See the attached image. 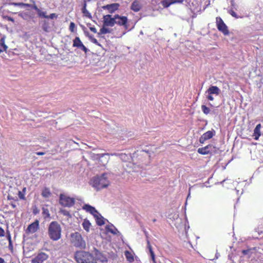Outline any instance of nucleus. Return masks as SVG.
Masks as SVG:
<instances>
[{"label": "nucleus", "instance_id": "5701e85b", "mask_svg": "<svg viewBox=\"0 0 263 263\" xmlns=\"http://www.w3.org/2000/svg\"><path fill=\"white\" fill-rule=\"evenodd\" d=\"M97 259L102 263H106L108 261L107 258L106 257V256L102 253H99L98 255L97 260Z\"/></svg>", "mask_w": 263, "mask_h": 263}, {"label": "nucleus", "instance_id": "603ef678", "mask_svg": "<svg viewBox=\"0 0 263 263\" xmlns=\"http://www.w3.org/2000/svg\"><path fill=\"white\" fill-rule=\"evenodd\" d=\"M0 263H5L4 259L2 257H0Z\"/></svg>", "mask_w": 263, "mask_h": 263}, {"label": "nucleus", "instance_id": "f3484780", "mask_svg": "<svg viewBox=\"0 0 263 263\" xmlns=\"http://www.w3.org/2000/svg\"><path fill=\"white\" fill-rule=\"evenodd\" d=\"M142 6L140 2L138 1H134L131 5L130 8L134 12H138L141 9Z\"/></svg>", "mask_w": 263, "mask_h": 263}, {"label": "nucleus", "instance_id": "9d476101", "mask_svg": "<svg viewBox=\"0 0 263 263\" xmlns=\"http://www.w3.org/2000/svg\"><path fill=\"white\" fill-rule=\"evenodd\" d=\"M72 47H77V48L81 49V50L83 51L85 53H87L88 51V49L83 44L80 37L78 36H76L73 40Z\"/></svg>", "mask_w": 263, "mask_h": 263}, {"label": "nucleus", "instance_id": "c85d7f7f", "mask_svg": "<svg viewBox=\"0 0 263 263\" xmlns=\"http://www.w3.org/2000/svg\"><path fill=\"white\" fill-rule=\"evenodd\" d=\"M42 214L44 218V219H47L50 217V214L49 213V211L48 209L45 208H42Z\"/></svg>", "mask_w": 263, "mask_h": 263}, {"label": "nucleus", "instance_id": "7c9ffc66", "mask_svg": "<svg viewBox=\"0 0 263 263\" xmlns=\"http://www.w3.org/2000/svg\"><path fill=\"white\" fill-rule=\"evenodd\" d=\"M105 27V26H103V27L100 29V32L98 33L99 36L101 34H105L110 32V30Z\"/></svg>", "mask_w": 263, "mask_h": 263}, {"label": "nucleus", "instance_id": "6e6d98bb", "mask_svg": "<svg viewBox=\"0 0 263 263\" xmlns=\"http://www.w3.org/2000/svg\"><path fill=\"white\" fill-rule=\"evenodd\" d=\"M153 221L154 222H156V219H154L153 220Z\"/></svg>", "mask_w": 263, "mask_h": 263}, {"label": "nucleus", "instance_id": "0eeeda50", "mask_svg": "<svg viewBox=\"0 0 263 263\" xmlns=\"http://www.w3.org/2000/svg\"><path fill=\"white\" fill-rule=\"evenodd\" d=\"M216 23L217 28L220 32H222L224 35L229 34L230 32L228 28L220 17H216Z\"/></svg>", "mask_w": 263, "mask_h": 263}, {"label": "nucleus", "instance_id": "6e6552de", "mask_svg": "<svg viewBox=\"0 0 263 263\" xmlns=\"http://www.w3.org/2000/svg\"><path fill=\"white\" fill-rule=\"evenodd\" d=\"M115 24L120 26H123L125 29L128 28V18L126 16L115 14Z\"/></svg>", "mask_w": 263, "mask_h": 263}, {"label": "nucleus", "instance_id": "9b49d317", "mask_svg": "<svg viewBox=\"0 0 263 263\" xmlns=\"http://www.w3.org/2000/svg\"><path fill=\"white\" fill-rule=\"evenodd\" d=\"M103 26L106 27H113L115 25V15L113 17L110 14L103 16Z\"/></svg>", "mask_w": 263, "mask_h": 263}, {"label": "nucleus", "instance_id": "4be33fe9", "mask_svg": "<svg viewBox=\"0 0 263 263\" xmlns=\"http://www.w3.org/2000/svg\"><path fill=\"white\" fill-rule=\"evenodd\" d=\"M84 33L85 35L88 37L91 42L98 46H101V45L98 42L97 40L94 38L92 35H89V33L88 32L84 31Z\"/></svg>", "mask_w": 263, "mask_h": 263}, {"label": "nucleus", "instance_id": "f704fd0d", "mask_svg": "<svg viewBox=\"0 0 263 263\" xmlns=\"http://www.w3.org/2000/svg\"><path fill=\"white\" fill-rule=\"evenodd\" d=\"M201 109H202V111H203V112L205 114V115H208L210 113V109L209 107H208L206 105H202L201 106Z\"/></svg>", "mask_w": 263, "mask_h": 263}, {"label": "nucleus", "instance_id": "4468645a", "mask_svg": "<svg viewBox=\"0 0 263 263\" xmlns=\"http://www.w3.org/2000/svg\"><path fill=\"white\" fill-rule=\"evenodd\" d=\"M48 257V255L44 252L39 253L33 259V263H43Z\"/></svg>", "mask_w": 263, "mask_h": 263}, {"label": "nucleus", "instance_id": "13d9d810", "mask_svg": "<svg viewBox=\"0 0 263 263\" xmlns=\"http://www.w3.org/2000/svg\"><path fill=\"white\" fill-rule=\"evenodd\" d=\"M8 199H10V196H9V195L8 196Z\"/></svg>", "mask_w": 263, "mask_h": 263}, {"label": "nucleus", "instance_id": "7ed1b4c3", "mask_svg": "<svg viewBox=\"0 0 263 263\" xmlns=\"http://www.w3.org/2000/svg\"><path fill=\"white\" fill-rule=\"evenodd\" d=\"M70 242L71 245L78 249H85L86 247V242L82 234L75 232L70 235Z\"/></svg>", "mask_w": 263, "mask_h": 263}, {"label": "nucleus", "instance_id": "c9c22d12", "mask_svg": "<svg viewBox=\"0 0 263 263\" xmlns=\"http://www.w3.org/2000/svg\"><path fill=\"white\" fill-rule=\"evenodd\" d=\"M76 25L73 22H71L69 25V29L71 32H74L75 31Z\"/></svg>", "mask_w": 263, "mask_h": 263}, {"label": "nucleus", "instance_id": "1a4fd4ad", "mask_svg": "<svg viewBox=\"0 0 263 263\" xmlns=\"http://www.w3.org/2000/svg\"><path fill=\"white\" fill-rule=\"evenodd\" d=\"M220 90L217 86H211L206 91L208 93L206 98L210 101H213L214 99L212 95H215L217 96L220 93Z\"/></svg>", "mask_w": 263, "mask_h": 263}, {"label": "nucleus", "instance_id": "2f4dec72", "mask_svg": "<svg viewBox=\"0 0 263 263\" xmlns=\"http://www.w3.org/2000/svg\"><path fill=\"white\" fill-rule=\"evenodd\" d=\"M0 46L4 48L5 51H7L8 47L5 44V37H3L0 39Z\"/></svg>", "mask_w": 263, "mask_h": 263}, {"label": "nucleus", "instance_id": "2eb2a0df", "mask_svg": "<svg viewBox=\"0 0 263 263\" xmlns=\"http://www.w3.org/2000/svg\"><path fill=\"white\" fill-rule=\"evenodd\" d=\"M119 7L120 5L118 3H112L103 6L102 8L104 10H108L110 13H113L119 9Z\"/></svg>", "mask_w": 263, "mask_h": 263}, {"label": "nucleus", "instance_id": "37998d69", "mask_svg": "<svg viewBox=\"0 0 263 263\" xmlns=\"http://www.w3.org/2000/svg\"><path fill=\"white\" fill-rule=\"evenodd\" d=\"M91 214H92L95 217H96L100 214V213L95 208L92 213H91Z\"/></svg>", "mask_w": 263, "mask_h": 263}, {"label": "nucleus", "instance_id": "b1692460", "mask_svg": "<svg viewBox=\"0 0 263 263\" xmlns=\"http://www.w3.org/2000/svg\"><path fill=\"white\" fill-rule=\"evenodd\" d=\"M82 226L83 228L86 231L89 232L91 223L88 220L86 219L84 220L83 222Z\"/></svg>", "mask_w": 263, "mask_h": 263}, {"label": "nucleus", "instance_id": "dca6fc26", "mask_svg": "<svg viewBox=\"0 0 263 263\" xmlns=\"http://www.w3.org/2000/svg\"><path fill=\"white\" fill-rule=\"evenodd\" d=\"M261 128V124H257L254 129V132L253 134V137H254V139L255 140H258L259 138L261 136V131L260 129Z\"/></svg>", "mask_w": 263, "mask_h": 263}, {"label": "nucleus", "instance_id": "864d4df0", "mask_svg": "<svg viewBox=\"0 0 263 263\" xmlns=\"http://www.w3.org/2000/svg\"><path fill=\"white\" fill-rule=\"evenodd\" d=\"M26 187H24L23 189V191H22V192L25 193V192H26Z\"/></svg>", "mask_w": 263, "mask_h": 263}, {"label": "nucleus", "instance_id": "393cba45", "mask_svg": "<svg viewBox=\"0 0 263 263\" xmlns=\"http://www.w3.org/2000/svg\"><path fill=\"white\" fill-rule=\"evenodd\" d=\"M33 9L36 11L37 12V14L39 17H42V15H44V11H41L35 4H34L33 5H31V7Z\"/></svg>", "mask_w": 263, "mask_h": 263}, {"label": "nucleus", "instance_id": "58836bf2", "mask_svg": "<svg viewBox=\"0 0 263 263\" xmlns=\"http://www.w3.org/2000/svg\"><path fill=\"white\" fill-rule=\"evenodd\" d=\"M229 13L234 17L236 18H238L240 17L233 10H230L229 11Z\"/></svg>", "mask_w": 263, "mask_h": 263}, {"label": "nucleus", "instance_id": "f03ea898", "mask_svg": "<svg viewBox=\"0 0 263 263\" xmlns=\"http://www.w3.org/2000/svg\"><path fill=\"white\" fill-rule=\"evenodd\" d=\"M62 228L60 224L55 221H52L48 228V234L50 239L57 241L61 238Z\"/></svg>", "mask_w": 263, "mask_h": 263}, {"label": "nucleus", "instance_id": "4d7b16f0", "mask_svg": "<svg viewBox=\"0 0 263 263\" xmlns=\"http://www.w3.org/2000/svg\"><path fill=\"white\" fill-rule=\"evenodd\" d=\"M12 206H13V208H15V205L14 204H12Z\"/></svg>", "mask_w": 263, "mask_h": 263}, {"label": "nucleus", "instance_id": "4c0bfd02", "mask_svg": "<svg viewBox=\"0 0 263 263\" xmlns=\"http://www.w3.org/2000/svg\"><path fill=\"white\" fill-rule=\"evenodd\" d=\"M32 212L34 215H36L40 213V210L36 205H34L32 208Z\"/></svg>", "mask_w": 263, "mask_h": 263}, {"label": "nucleus", "instance_id": "a211bd4d", "mask_svg": "<svg viewBox=\"0 0 263 263\" xmlns=\"http://www.w3.org/2000/svg\"><path fill=\"white\" fill-rule=\"evenodd\" d=\"M82 12L84 16L86 17L89 18H92L91 13L86 9V1H84V5H83V8H82Z\"/></svg>", "mask_w": 263, "mask_h": 263}, {"label": "nucleus", "instance_id": "f8f14e48", "mask_svg": "<svg viewBox=\"0 0 263 263\" xmlns=\"http://www.w3.org/2000/svg\"><path fill=\"white\" fill-rule=\"evenodd\" d=\"M215 135V131L214 130H208L201 136L199 138V142L201 144H203L205 141L211 139Z\"/></svg>", "mask_w": 263, "mask_h": 263}, {"label": "nucleus", "instance_id": "09e8293b", "mask_svg": "<svg viewBox=\"0 0 263 263\" xmlns=\"http://www.w3.org/2000/svg\"><path fill=\"white\" fill-rule=\"evenodd\" d=\"M89 29L95 33H97V29L95 27H90Z\"/></svg>", "mask_w": 263, "mask_h": 263}, {"label": "nucleus", "instance_id": "473e14b6", "mask_svg": "<svg viewBox=\"0 0 263 263\" xmlns=\"http://www.w3.org/2000/svg\"><path fill=\"white\" fill-rule=\"evenodd\" d=\"M83 209L85 210L86 212H89L91 214L93 211V209H95V208L89 204H85L83 206Z\"/></svg>", "mask_w": 263, "mask_h": 263}, {"label": "nucleus", "instance_id": "79ce46f5", "mask_svg": "<svg viewBox=\"0 0 263 263\" xmlns=\"http://www.w3.org/2000/svg\"><path fill=\"white\" fill-rule=\"evenodd\" d=\"M171 3L172 4H176V3H179L181 4L183 2L184 0H170Z\"/></svg>", "mask_w": 263, "mask_h": 263}, {"label": "nucleus", "instance_id": "aec40b11", "mask_svg": "<svg viewBox=\"0 0 263 263\" xmlns=\"http://www.w3.org/2000/svg\"><path fill=\"white\" fill-rule=\"evenodd\" d=\"M124 255L127 260L129 262H132L134 261V257L131 252L129 251H126L124 253Z\"/></svg>", "mask_w": 263, "mask_h": 263}, {"label": "nucleus", "instance_id": "49530a36", "mask_svg": "<svg viewBox=\"0 0 263 263\" xmlns=\"http://www.w3.org/2000/svg\"><path fill=\"white\" fill-rule=\"evenodd\" d=\"M8 248L11 251H13V247L12 241H10V242H9Z\"/></svg>", "mask_w": 263, "mask_h": 263}, {"label": "nucleus", "instance_id": "412c9836", "mask_svg": "<svg viewBox=\"0 0 263 263\" xmlns=\"http://www.w3.org/2000/svg\"><path fill=\"white\" fill-rule=\"evenodd\" d=\"M97 224L101 226L105 224L104 219L100 214L98 216L95 217Z\"/></svg>", "mask_w": 263, "mask_h": 263}, {"label": "nucleus", "instance_id": "bb28decb", "mask_svg": "<svg viewBox=\"0 0 263 263\" xmlns=\"http://www.w3.org/2000/svg\"><path fill=\"white\" fill-rule=\"evenodd\" d=\"M50 195H51V192L50 191V190L48 188L45 187L43 189L42 193V196L43 197L48 198L50 196Z\"/></svg>", "mask_w": 263, "mask_h": 263}, {"label": "nucleus", "instance_id": "a878e982", "mask_svg": "<svg viewBox=\"0 0 263 263\" xmlns=\"http://www.w3.org/2000/svg\"><path fill=\"white\" fill-rule=\"evenodd\" d=\"M42 29L45 32H48L49 31L50 26L48 21L46 20L43 21L42 24Z\"/></svg>", "mask_w": 263, "mask_h": 263}, {"label": "nucleus", "instance_id": "3c124183", "mask_svg": "<svg viewBox=\"0 0 263 263\" xmlns=\"http://www.w3.org/2000/svg\"><path fill=\"white\" fill-rule=\"evenodd\" d=\"M7 238H8V240L9 241V242H10V241H12L11 240V235L10 234H8V235H7Z\"/></svg>", "mask_w": 263, "mask_h": 263}, {"label": "nucleus", "instance_id": "a18cd8bd", "mask_svg": "<svg viewBox=\"0 0 263 263\" xmlns=\"http://www.w3.org/2000/svg\"><path fill=\"white\" fill-rule=\"evenodd\" d=\"M61 213L65 216H70V213L66 210H61Z\"/></svg>", "mask_w": 263, "mask_h": 263}, {"label": "nucleus", "instance_id": "cd10ccee", "mask_svg": "<svg viewBox=\"0 0 263 263\" xmlns=\"http://www.w3.org/2000/svg\"><path fill=\"white\" fill-rule=\"evenodd\" d=\"M106 229L107 232L113 234H117L116 232L117 231V230L113 226H107L106 227Z\"/></svg>", "mask_w": 263, "mask_h": 263}, {"label": "nucleus", "instance_id": "de8ad7c7", "mask_svg": "<svg viewBox=\"0 0 263 263\" xmlns=\"http://www.w3.org/2000/svg\"><path fill=\"white\" fill-rule=\"evenodd\" d=\"M250 249L249 250H243L242 251V254L244 255H247L248 253L250 252Z\"/></svg>", "mask_w": 263, "mask_h": 263}, {"label": "nucleus", "instance_id": "ea45409f", "mask_svg": "<svg viewBox=\"0 0 263 263\" xmlns=\"http://www.w3.org/2000/svg\"><path fill=\"white\" fill-rule=\"evenodd\" d=\"M18 196L21 199H25V193L22 191H19L18 192Z\"/></svg>", "mask_w": 263, "mask_h": 263}, {"label": "nucleus", "instance_id": "c756f323", "mask_svg": "<svg viewBox=\"0 0 263 263\" xmlns=\"http://www.w3.org/2000/svg\"><path fill=\"white\" fill-rule=\"evenodd\" d=\"M44 15H42L41 17L45 18H50V19H53V18H57L58 17V15L56 13H51L50 15H46V12H44Z\"/></svg>", "mask_w": 263, "mask_h": 263}, {"label": "nucleus", "instance_id": "72a5a7b5", "mask_svg": "<svg viewBox=\"0 0 263 263\" xmlns=\"http://www.w3.org/2000/svg\"><path fill=\"white\" fill-rule=\"evenodd\" d=\"M161 4L164 8H167L172 5L170 0H163Z\"/></svg>", "mask_w": 263, "mask_h": 263}, {"label": "nucleus", "instance_id": "e433bc0d", "mask_svg": "<svg viewBox=\"0 0 263 263\" xmlns=\"http://www.w3.org/2000/svg\"><path fill=\"white\" fill-rule=\"evenodd\" d=\"M13 4L14 6H25V7H31V4H25V3H14Z\"/></svg>", "mask_w": 263, "mask_h": 263}, {"label": "nucleus", "instance_id": "39448f33", "mask_svg": "<svg viewBox=\"0 0 263 263\" xmlns=\"http://www.w3.org/2000/svg\"><path fill=\"white\" fill-rule=\"evenodd\" d=\"M218 151V148L212 144H208L204 147L199 148L197 150L199 154L203 155L216 154Z\"/></svg>", "mask_w": 263, "mask_h": 263}, {"label": "nucleus", "instance_id": "423d86ee", "mask_svg": "<svg viewBox=\"0 0 263 263\" xmlns=\"http://www.w3.org/2000/svg\"><path fill=\"white\" fill-rule=\"evenodd\" d=\"M60 203L65 207H71L75 204V199L64 194L60 196Z\"/></svg>", "mask_w": 263, "mask_h": 263}, {"label": "nucleus", "instance_id": "c03bdc74", "mask_svg": "<svg viewBox=\"0 0 263 263\" xmlns=\"http://www.w3.org/2000/svg\"><path fill=\"white\" fill-rule=\"evenodd\" d=\"M5 235V232L4 230L0 227V237H4Z\"/></svg>", "mask_w": 263, "mask_h": 263}, {"label": "nucleus", "instance_id": "6ab92c4d", "mask_svg": "<svg viewBox=\"0 0 263 263\" xmlns=\"http://www.w3.org/2000/svg\"><path fill=\"white\" fill-rule=\"evenodd\" d=\"M147 248H148V250H149V253L151 254L152 259L154 263H156L155 255L154 251H153L152 247L151 246L150 241L148 239H147Z\"/></svg>", "mask_w": 263, "mask_h": 263}, {"label": "nucleus", "instance_id": "f257e3e1", "mask_svg": "<svg viewBox=\"0 0 263 263\" xmlns=\"http://www.w3.org/2000/svg\"><path fill=\"white\" fill-rule=\"evenodd\" d=\"M74 258L77 263H97V258L92 253L87 251H76Z\"/></svg>", "mask_w": 263, "mask_h": 263}, {"label": "nucleus", "instance_id": "ddd939ff", "mask_svg": "<svg viewBox=\"0 0 263 263\" xmlns=\"http://www.w3.org/2000/svg\"><path fill=\"white\" fill-rule=\"evenodd\" d=\"M39 229V221L36 220L34 222L29 224L26 231V233H34Z\"/></svg>", "mask_w": 263, "mask_h": 263}, {"label": "nucleus", "instance_id": "20e7f679", "mask_svg": "<svg viewBox=\"0 0 263 263\" xmlns=\"http://www.w3.org/2000/svg\"><path fill=\"white\" fill-rule=\"evenodd\" d=\"M104 176L103 174L100 177H95L91 180V185L97 190L102 189L108 185V181Z\"/></svg>", "mask_w": 263, "mask_h": 263}, {"label": "nucleus", "instance_id": "8fccbe9b", "mask_svg": "<svg viewBox=\"0 0 263 263\" xmlns=\"http://www.w3.org/2000/svg\"><path fill=\"white\" fill-rule=\"evenodd\" d=\"M45 152H36V154L37 155H39V156L44 155H45Z\"/></svg>", "mask_w": 263, "mask_h": 263}, {"label": "nucleus", "instance_id": "5fc2aeb1", "mask_svg": "<svg viewBox=\"0 0 263 263\" xmlns=\"http://www.w3.org/2000/svg\"><path fill=\"white\" fill-rule=\"evenodd\" d=\"M3 51H5L4 50V48H3V49H0V53H2V52H3Z\"/></svg>", "mask_w": 263, "mask_h": 263}, {"label": "nucleus", "instance_id": "a19ab883", "mask_svg": "<svg viewBox=\"0 0 263 263\" xmlns=\"http://www.w3.org/2000/svg\"><path fill=\"white\" fill-rule=\"evenodd\" d=\"M3 17L5 20H8L9 21H11V22H12L13 23H14V20L12 17H11L10 16H7V15H5V16H3Z\"/></svg>", "mask_w": 263, "mask_h": 263}]
</instances>
